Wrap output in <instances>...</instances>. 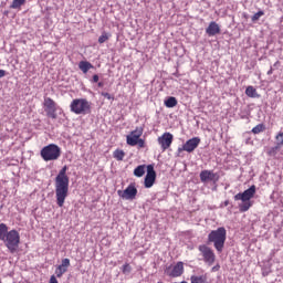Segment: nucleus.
Masks as SVG:
<instances>
[{
    "mask_svg": "<svg viewBox=\"0 0 283 283\" xmlns=\"http://www.w3.org/2000/svg\"><path fill=\"white\" fill-rule=\"evenodd\" d=\"M70 195V177L67 176V166L62 167L55 177V198L57 207H63Z\"/></svg>",
    "mask_w": 283,
    "mask_h": 283,
    "instance_id": "nucleus-1",
    "label": "nucleus"
},
{
    "mask_svg": "<svg viewBox=\"0 0 283 283\" xmlns=\"http://www.w3.org/2000/svg\"><path fill=\"white\" fill-rule=\"evenodd\" d=\"M0 240L4 243L7 249L10 250V253H14V251L19 249L21 235L17 230L8 231V226L6 223H0Z\"/></svg>",
    "mask_w": 283,
    "mask_h": 283,
    "instance_id": "nucleus-2",
    "label": "nucleus"
},
{
    "mask_svg": "<svg viewBox=\"0 0 283 283\" xmlns=\"http://www.w3.org/2000/svg\"><path fill=\"white\" fill-rule=\"evenodd\" d=\"M255 185H252L249 189L244 190L243 192H239L234 196V200H241L239 205V211L241 213H247L252 207L253 202H251V198L255 196Z\"/></svg>",
    "mask_w": 283,
    "mask_h": 283,
    "instance_id": "nucleus-3",
    "label": "nucleus"
},
{
    "mask_svg": "<svg viewBox=\"0 0 283 283\" xmlns=\"http://www.w3.org/2000/svg\"><path fill=\"white\" fill-rule=\"evenodd\" d=\"M208 241L213 243V247L217 249L218 253H222L224 242H227V229L224 227H220L217 230H212L208 234Z\"/></svg>",
    "mask_w": 283,
    "mask_h": 283,
    "instance_id": "nucleus-4",
    "label": "nucleus"
},
{
    "mask_svg": "<svg viewBox=\"0 0 283 283\" xmlns=\"http://www.w3.org/2000/svg\"><path fill=\"white\" fill-rule=\"evenodd\" d=\"M70 109L73 114L86 116L92 114V103L85 98H75L71 102Z\"/></svg>",
    "mask_w": 283,
    "mask_h": 283,
    "instance_id": "nucleus-5",
    "label": "nucleus"
},
{
    "mask_svg": "<svg viewBox=\"0 0 283 283\" xmlns=\"http://www.w3.org/2000/svg\"><path fill=\"white\" fill-rule=\"evenodd\" d=\"M40 156L45 163L59 160L61 158V147L56 144H50L41 149Z\"/></svg>",
    "mask_w": 283,
    "mask_h": 283,
    "instance_id": "nucleus-6",
    "label": "nucleus"
},
{
    "mask_svg": "<svg viewBox=\"0 0 283 283\" xmlns=\"http://www.w3.org/2000/svg\"><path fill=\"white\" fill-rule=\"evenodd\" d=\"M198 250L202 254L203 262H206V264L209 266H212V264L216 262V253L213 250L206 244L199 245Z\"/></svg>",
    "mask_w": 283,
    "mask_h": 283,
    "instance_id": "nucleus-7",
    "label": "nucleus"
},
{
    "mask_svg": "<svg viewBox=\"0 0 283 283\" xmlns=\"http://www.w3.org/2000/svg\"><path fill=\"white\" fill-rule=\"evenodd\" d=\"M198 145H200V138L192 137L191 139H188L182 145V147L178 148V154H182V151H188V154H191L192 151H196V149H198Z\"/></svg>",
    "mask_w": 283,
    "mask_h": 283,
    "instance_id": "nucleus-8",
    "label": "nucleus"
},
{
    "mask_svg": "<svg viewBox=\"0 0 283 283\" xmlns=\"http://www.w3.org/2000/svg\"><path fill=\"white\" fill-rule=\"evenodd\" d=\"M185 273V263L182 261L177 262V264L171 268V265L165 269V274L169 277H180Z\"/></svg>",
    "mask_w": 283,
    "mask_h": 283,
    "instance_id": "nucleus-9",
    "label": "nucleus"
},
{
    "mask_svg": "<svg viewBox=\"0 0 283 283\" xmlns=\"http://www.w3.org/2000/svg\"><path fill=\"white\" fill-rule=\"evenodd\" d=\"M44 111L46 112V116L49 118H53V120H56V102L52 99L51 97L44 98Z\"/></svg>",
    "mask_w": 283,
    "mask_h": 283,
    "instance_id": "nucleus-10",
    "label": "nucleus"
},
{
    "mask_svg": "<svg viewBox=\"0 0 283 283\" xmlns=\"http://www.w3.org/2000/svg\"><path fill=\"white\" fill-rule=\"evenodd\" d=\"M117 193L123 200H135L138 195V189H136L134 184H130L124 191L118 190Z\"/></svg>",
    "mask_w": 283,
    "mask_h": 283,
    "instance_id": "nucleus-11",
    "label": "nucleus"
},
{
    "mask_svg": "<svg viewBox=\"0 0 283 283\" xmlns=\"http://www.w3.org/2000/svg\"><path fill=\"white\" fill-rule=\"evenodd\" d=\"M156 182V170L154 169V165L147 166V174L144 179V187L146 189H151Z\"/></svg>",
    "mask_w": 283,
    "mask_h": 283,
    "instance_id": "nucleus-12",
    "label": "nucleus"
},
{
    "mask_svg": "<svg viewBox=\"0 0 283 283\" xmlns=\"http://www.w3.org/2000/svg\"><path fill=\"white\" fill-rule=\"evenodd\" d=\"M158 143L163 151H167L171 144L174 143V135L171 133H164L163 136L158 137Z\"/></svg>",
    "mask_w": 283,
    "mask_h": 283,
    "instance_id": "nucleus-13",
    "label": "nucleus"
},
{
    "mask_svg": "<svg viewBox=\"0 0 283 283\" xmlns=\"http://www.w3.org/2000/svg\"><path fill=\"white\" fill-rule=\"evenodd\" d=\"M143 132V127H137L135 130L130 132V134L126 137L127 145H130V147H136V140L140 139Z\"/></svg>",
    "mask_w": 283,
    "mask_h": 283,
    "instance_id": "nucleus-14",
    "label": "nucleus"
},
{
    "mask_svg": "<svg viewBox=\"0 0 283 283\" xmlns=\"http://www.w3.org/2000/svg\"><path fill=\"white\" fill-rule=\"evenodd\" d=\"M67 269H70V259H63L55 270L56 277H63V274L67 273Z\"/></svg>",
    "mask_w": 283,
    "mask_h": 283,
    "instance_id": "nucleus-15",
    "label": "nucleus"
},
{
    "mask_svg": "<svg viewBox=\"0 0 283 283\" xmlns=\"http://www.w3.org/2000/svg\"><path fill=\"white\" fill-rule=\"evenodd\" d=\"M201 182H209L216 180V174L212 170H202L199 175Z\"/></svg>",
    "mask_w": 283,
    "mask_h": 283,
    "instance_id": "nucleus-16",
    "label": "nucleus"
},
{
    "mask_svg": "<svg viewBox=\"0 0 283 283\" xmlns=\"http://www.w3.org/2000/svg\"><path fill=\"white\" fill-rule=\"evenodd\" d=\"M206 32L210 36H216V34H220V25H218V23L212 21V22H210V24L206 29Z\"/></svg>",
    "mask_w": 283,
    "mask_h": 283,
    "instance_id": "nucleus-17",
    "label": "nucleus"
},
{
    "mask_svg": "<svg viewBox=\"0 0 283 283\" xmlns=\"http://www.w3.org/2000/svg\"><path fill=\"white\" fill-rule=\"evenodd\" d=\"M78 67H80L81 72H83V74H87V72H90V70H94V65L87 61H81L78 63Z\"/></svg>",
    "mask_w": 283,
    "mask_h": 283,
    "instance_id": "nucleus-18",
    "label": "nucleus"
},
{
    "mask_svg": "<svg viewBox=\"0 0 283 283\" xmlns=\"http://www.w3.org/2000/svg\"><path fill=\"white\" fill-rule=\"evenodd\" d=\"M245 94L249 96V98H260V94H258V90L253 86H248L245 88Z\"/></svg>",
    "mask_w": 283,
    "mask_h": 283,
    "instance_id": "nucleus-19",
    "label": "nucleus"
},
{
    "mask_svg": "<svg viewBox=\"0 0 283 283\" xmlns=\"http://www.w3.org/2000/svg\"><path fill=\"white\" fill-rule=\"evenodd\" d=\"M164 105H166L168 108L176 107V105H178V99H176L174 96H170L165 99Z\"/></svg>",
    "mask_w": 283,
    "mask_h": 283,
    "instance_id": "nucleus-20",
    "label": "nucleus"
},
{
    "mask_svg": "<svg viewBox=\"0 0 283 283\" xmlns=\"http://www.w3.org/2000/svg\"><path fill=\"white\" fill-rule=\"evenodd\" d=\"M134 176L136 178H143L145 176V165H139L134 169Z\"/></svg>",
    "mask_w": 283,
    "mask_h": 283,
    "instance_id": "nucleus-21",
    "label": "nucleus"
},
{
    "mask_svg": "<svg viewBox=\"0 0 283 283\" xmlns=\"http://www.w3.org/2000/svg\"><path fill=\"white\" fill-rule=\"evenodd\" d=\"M281 148H282V147L276 144L274 147H271V148L268 150V156H272V157L277 156V151H280Z\"/></svg>",
    "mask_w": 283,
    "mask_h": 283,
    "instance_id": "nucleus-22",
    "label": "nucleus"
},
{
    "mask_svg": "<svg viewBox=\"0 0 283 283\" xmlns=\"http://www.w3.org/2000/svg\"><path fill=\"white\" fill-rule=\"evenodd\" d=\"M266 129V126L264 124H258L255 127L252 128V134H262Z\"/></svg>",
    "mask_w": 283,
    "mask_h": 283,
    "instance_id": "nucleus-23",
    "label": "nucleus"
},
{
    "mask_svg": "<svg viewBox=\"0 0 283 283\" xmlns=\"http://www.w3.org/2000/svg\"><path fill=\"white\" fill-rule=\"evenodd\" d=\"M113 157L116 159V160H123V158H125V151L120 150V149H116L114 153H113Z\"/></svg>",
    "mask_w": 283,
    "mask_h": 283,
    "instance_id": "nucleus-24",
    "label": "nucleus"
},
{
    "mask_svg": "<svg viewBox=\"0 0 283 283\" xmlns=\"http://www.w3.org/2000/svg\"><path fill=\"white\" fill-rule=\"evenodd\" d=\"M24 3H25V0H13L11 8L13 10H17V9L21 8V6H23Z\"/></svg>",
    "mask_w": 283,
    "mask_h": 283,
    "instance_id": "nucleus-25",
    "label": "nucleus"
},
{
    "mask_svg": "<svg viewBox=\"0 0 283 283\" xmlns=\"http://www.w3.org/2000/svg\"><path fill=\"white\" fill-rule=\"evenodd\" d=\"M260 17H264V11H259L252 15V21H260Z\"/></svg>",
    "mask_w": 283,
    "mask_h": 283,
    "instance_id": "nucleus-26",
    "label": "nucleus"
},
{
    "mask_svg": "<svg viewBox=\"0 0 283 283\" xmlns=\"http://www.w3.org/2000/svg\"><path fill=\"white\" fill-rule=\"evenodd\" d=\"M275 138H276V145H279V147H282V145H283V133H279Z\"/></svg>",
    "mask_w": 283,
    "mask_h": 283,
    "instance_id": "nucleus-27",
    "label": "nucleus"
},
{
    "mask_svg": "<svg viewBox=\"0 0 283 283\" xmlns=\"http://www.w3.org/2000/svg\"><path fill=\"white\" fill-rule=\"evenodd\" d=\"M101 96H103L104 98H107V101H114V96L107 92H102Z\"/></svg>",
    "mask_w": 283,
    "mask_h": 283,
    "instance_id": "nucleus-28",
    "label": "nucleus"
},
{
    "mask_svg": "<svg viewBox=\"0 0 283 283\" xmlns=\"http://www.w3.org/2000/svg\"><path fill=\"white\" fill-rule=\"evenodd\" d=\"M123 273H132V266L129 265V263H126L123 265Z\"/></svg>",
    "mask_w": 283,
    "mask_h": 283,
    "instance_id": "nucleus-29",
    "label": "nucleus"
},
{
    "mask_svg": "<svg viewBox=\"0 0 283 283\" xmlns=\"http://www.w3.org/2000/svg\"><path fill=\"white\" fill-rule=\"evenodd\" d=\"M136 145H138V147H140V148H144L145 147V139H142V138L136 139Z\"/></svg>",
    "mask_w": 283,
    "mask_h": 283,
    "instance_id": "nucleus-30",
    "label": "nucleus"
},
{
    "mask_svg": "<svg viewBox=\"0 0 283 283\" xmlns=\"http://www.w3.org/2000/svg\"><path fill=\"white\" fill-rule=\"evenodd\" d=\"M4 76H8V72L0 69V78H3Z\"/></svg>",
    "mask_w": 283,
    "mask_h": 283,
    "instance_id": "nucleus-31",
    "label": "nucleus"
},
{
    "mask_svg": "<svg viewBox=\"0 0 283 283\" xmlns=\"http://www.w3.org/2000/svg\"><path fill=\"white\" fill-rule=\"evenodd\" d=\"M49 283H59V280H56V276H55V275H52V276L50 277Z\"/></svg>",
    "mask_w": 283,
    "mask_h": 283,
    "instance_id": "nucleus-32",
    "label": "nucleus"
},
{
    "mask_svg": "<svg viewBox=\"0 0 283 283\" xmlns=\"http://www.w3.org/2000/svg\"><path fill=\"white\" fill-rule=\"evenodd\" d=\"M107 39H109V38L108 36H99L98 43H105V41H107Z\"/></svg>",
    "mask_w": 283,
    "mask_h": 283,
    "instance_id": "nucleus-33",
    "label": "nucleus"
},
{
    "mask_svg": "<svg viewBox=\"0 0 283 283\" xmlns=\"http://www.w3.org/2000/svg\"><path fill=\"white\" fill-rule=\"evenodd\" d=\"M99 81V77L97 74L93 75V80H92V83H98Z\"/></svg>",
    "mask_w": 283,
    "mask_h": 283,
    "instance_id": "nucleus-34",
    "label": "nucleus"
},
{
    "mask_svg": "<svg viewBox=\"0 0 283 283\" xmlns=\"http://www.w3.org/2000/svg\"><path fill=\"white\" fill-rule=\"evenodd\" d=\"M271 74H273V66H271L270 70L268 71V76H271Z\"/></svg>",
    "mask_w": 283,
    "mask_h": 283,
    "instance_id": "nucleus-35",
    "label": "nucleus"
},
{
    "mask_svg": "<svg viewBox=\"0 0 283 283\" xmlns=\"http://www.w3.org/2000/svg\"><path fill=\"white\" fill-rule=\"evenodd\" d=\"M104 86H105V83H103V82L97 83V87H104Z\"/></svg>",
    "mask_w": 283,
    "mask_h": 283,
    "instance_id": "nucleus-36",
    "label": "nucleus"
},
{
    "mask_svg": "<svg viewBox=\"0 0 283 283\" xmlns=\"http://www.w3.org/2000/svg\"><path fill=\"white\" fill-rule=\"evenodd\" d=\"M224 207H229V200L224 201Z\"/></svg>",
    "mask_w": 283,
    "mask_h": 283,
    "instance_id": "nucleus-37",
    "label": "nucleus"
},
{
    "mask_svg": "<svg viewBox=\"0 0 283 283\" xmlns=\"http://www.w3.org/2000/svg\"><path fill=\"white\" fill-rule=\"evenodd\" d=\"M279 64H280V62H275V63H274V67H275V65H279Z\"/></svg>",
    "mask_w": 283,
    "mask_h": 283,
    "instance_id": "nucleus-38",
    "label": "nucleus"
},
{
    "mask_svg": "<svg viewBox=\"0 0 283 283\" xmlns=\"http://www.w3.org/2000/svg\"><path fill=\"white\" fill-rule=\"evenodd\" d=\"M174 76H177V77H178L179 75H178V73H174Z\"/></svg>",
    "mask_w": 283,
    "mask_h": 283,
    "instance_id": "nucleus-39",
    "label": "nucleus"
}]
</instances>
